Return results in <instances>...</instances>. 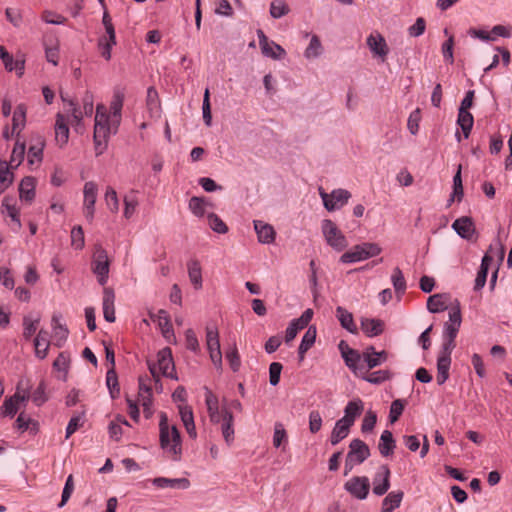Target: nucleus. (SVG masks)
I'll return each mask as SVG.
<instances>
[{
    "mask_svg": "<svg viewBox=\"0 0 512 512\" xmlns=\"http://www.w3.org/2000/svg\"><path fill=\"white\" fill-rule=\"evenodd\" d=\"M124 97L123 91L116 90L110 102L109 111L103 104H98L96 107L94 143L97 155L102 154L106 149L110 135L116 134L118 131L122 119Z\"/></svg>",
    "mask_w": 512,
    "mask_h": 512,
    "instance_id": "nucleus-1",
    "label": "nucleus"
},
{
    "mask_svg": "<svg viewBox=\"0 0 512 512\" xmlns=\"http://www.w3.org/2000/svg\"><path fill=\"white\" fill-rule=\"evenodd\" d=\"M160 445L168 458L178 461L182 455L181 436L176 426L170 425L166 414H161L159 423Z\"/></svg>",
    "mask_w": 512,
    "mask_h": 512,
    "instance_id": "nucleus-2",
    "label": "nucleus"
},
{
    "mask_svg": "<svg viewBox=\"0 0 512 512\" xmlns=\"http://www.w3.org/2000/svg\"><path fill=\"white\" fill-rule=\"evenodd\" d=\"M448 314L449 320L444 325L442 348L445 350H453L456 346L455 339L462 323L461 310L458 302L449 308Z\"/></svg>",
    "mask_w": 512,
    "mask_h": 512,
    "instance_id": "nucleus-3",
    "label": "nucleus"
},
{
    "mask_svg": "<svg viewBox=\"0 0 512 512\" xmlns=\"http://www.w3.org/2000/svg\"><path fill=\"white\" fill-rule=\"evenodd\" d=\"M381 248L376 243L365 242L355 245L349 251L341 255L340 261L342 263H354L380 254Z\"/></svg>",
    "mask_w": 512,
    "mask_h": 512,
    "instance_id": "nucleus-4",
    "label": "nucleus"
},
{
    "mask_svg": "<svg viewBox=\"0 0 512 512\" xmlns=\"http://www.w3.org/2000/svg\"><path fill=\"white\" fill-rule=\"evenodd\" d=\"M148 367L155 381H158L160 375L172 377L174 364L171 350L169 348L161 350L157 355V363L148 362Z\"/></svg>",
    "mask_w": 512,
    "mask_h": 512,
    "instance_id": "nucleus-5",
    "label": "nucleus"
},
{
    "mask_svg": "<svg viewBox=\"0 0 512 512\" xmlns=\"http://www.w3.org/2000/svg\"><path fill=\"white\" fill-rule=\"evenodd\" d=\"M321 229L327 244L333 249L342 251L347 247L346 237L332 220H323Z\"/></svg>",
    "mask_w": 512,
    "mask_h": 512,
    "instance_id": "nucleus-6",
    "label": "nucleus"
},
{
    "mask_svg": "<svg viewBox=\"0 0 512 512\" xmlns=\"http://www.w3.org/2000/svg\"><path fill=\"white\" fill-rule=\"evenodd\" d=\"M109 267L107 251L101 245H96L92 258V271L101 285H105L108 281Z\"/></svg>",
    "mask_w": 512,
    "mask_h": 512,
    "instance_id": "nucleus-7",
    "label": "nucleus"
},
{
    "mask_svg": "<svg viewBox=\"0 0 512 512\" xmlns=\"http://www.w3.org/2000/svg\"><path fill=\"white\" fill-rule=\"evenodd\" d=\"M319 195L323 201L324 207L328 211L338 210L347 204L351 198V193L345 189H334L331 193H327L322 187L318 189Z\"/></svg>",
    "mask_w": 512,
    "mask_h": 512,
    "instance_id": "nucleus-8",
    "label": "nucleus"
},
{
    "mask_svg": "<svg viewBox=\"0 0 512 512\" xmlns=\"http://www.w3.org/2000/svg\"><path fill=\"white\" fill-rule=\"evenodd\" d=\"M102 22L106 30V35L99 39L98 46L101 50L102 57L109 60L111 58V49L116 44V37L114 26L107 10L104 11Z\"/></svg>",
    "mask_w": 512,
    "mask_h": 512,
    "instance_id": "nucleus-9",
    "label": "nucleus"
},
{
    "mask_svg": "<svg viewBox=\"0 0 512 512\" xmlns=\"http://www.w3.org/2000/svg\"><path fill=\"white\" fill-rule=\"evenodd\" d=\"M84 202L83 213L88 221H92L95 213V203L97 200L98 186L95 182H86L83 189Z\"/></svg>",
    "mask_w": 512,
    "mask_h": 512,
    "instance_id": "nucleus-10",
    "label": "nucleus"
},
{
    "mask_svg": "<svg viewBox=\"0 0 512 512\" xmlns=\"http://www.w3.org/2000/svg\"><path fill=\"white\" fill-rule=\"evenodd\" d=\"M345 489L355 498L363 500L368 496L370 481L365 476H355L345 483Z\"/></svg>",
    "mask_w": 512,
    "mask_h": 512,
    "instance_id": "nucleus-11",
    "label": "nucleus"
},
{
    "mask_svg": "<svg viewBox=\"0 0 512 512\" xmlns=\"http://www.w3.org/2000/svg\"><path fill=\"white\" fill-rule=\"evenodd\" d=\"M29 397L27 391L24 390L21 392L18 388L13 396L4 401L2 406L3 414L13 417L22 406H25Z\"/></svg>",
    "mask_w": 512,
    "mask_h": 512,
    "instance_id": "nucleus-12",
    "label": "nucleus"
},
{
    "mask_svg": "<svg viewBox=\"0 0 512 512\" xmlns=\"http://www.w3.org/2000/svg\"><path fill=\"white\" fill-rule=\"evenodd\" d=\"M206 344L210 358L216 367L222 364V353L220 349L218 332L212 328L206 329Z\"/></svg>",
    "mask_w": 512,
    "mask_h": 512,
    "instance_id": "nucleus-13",
    "label": "nucleus"
},
{
    "mask_svg": "<svg viewBox=\"0 0 512 512\" xmlns=\"http://www.w3.org/2000/svg\"><path fill=\"white\" fill-rule=\"evenodd\" d=\"M390 469L382 465L373 478V493L377 496L384 495L390 488Z\"/></svg>",
    "mask_w": 512,
    "mask_h": 512,
    "instance_id": "nucleus-14",
    "label": "nucleus"
},
{
    "mask_svg": "<svg viewBox=\"0 0 512 512\" xmlns=\"http://www.w3.org/2000/svg\"><path fill=\"white\" fill-rule=\"evenodd\" d=\"M150 318L153 322H156L161 330L163 337L168 341L172 342L175 340L172 324L170 317L165 310H159L157 313H150Z\"/></svg>",
    "mask_w": 512,
    "mask_h": 512,
    "instance_id": "nucleus-15",
    "label": "nucleus"
},
{
    "mask_svg": "<svg viewBox=\"0 0 512 512\" xmlns=\"http://www.w3.org/2000/svg\"><path fill=\"white\" fill-rule=\"evenodd\" d=\"M348 465L351 461L361 464L370 456L368 445L360 439H354L350 443V451L348 452Z\"/></svg>",
    "mask_w": 512,
    "mask_h": 512,
    "instance_id": "nucleus-16",
    "label": "nucleus"
},
{
    "mask_svg": "<svg viewBox=\"0 0 512 512\" xmlns=\"http://www.w3.org/2000/svg\"><path fill=\"white\" fill-rule=\"evenodd\" d=\"M453 350L441 349L437 359V383L442 385L449 377V369L451 365V353Z\"/></svg>",
    "mask_w": 512,
    "mask_h": 512,
    "instance_id": "nucleus-17",
    "label": "nucleus"
},
{
    "mask_svg": "<svg viewBox=\"0 0 512 512\" xmlns=\"http://www.w3.org/2000/svg\"><path fill=\"white\" fill-rule=\"evenodd\" d=\"M452 228L457 232V234L467 240H470L476 232L475 224L471 217L462 216L456 219Z\"/></svg>",
    "mask_w": 512,
    "mask_h": 512,
    "instance_id": "nucleus-18",
    "label": "nucleus"
},
{
    "mask_svg": "<svg viewBox=\"0 0 512 512\" xmlns=\"http://www.w3.org/2000/svg\"><path fill=\"white\" fill-rule=\"evenodd\" d=\"M253 224L260 243L271 244L274 242L276 232L272 225L261 220H254Z\"/></svg>",
    "mask_w": 512,
    "mask_h": 512,
    "instance_id": "nucleus-19",
    "label": "nucleus"
},
{
    "mask_svg": "<svg viewBox=\"0 0 512 512\" xmlns=\"http://www.w3.org/2000/svg\"><path fill=\"white\" fill-rule=\"evenodd\" d=\"M363 409L364 405L361 399L349 401L344 409V416L339 420L351 427Z\"/></svg>",
    "mask_w": 512,
    "mask_h": 512,
    "instance_id": "nucleus-20",
    "label": "nucleus"
},
{
    "mask_svg": "<svg viewBox=\"0 0 512 512\" xmlns=\"http://www.w3.org/2000/svg\"><path fill=\"white\" fill-rule=\"evenodd\" d=\"M367 45L375 55L382 59H384L389 53V47L386 40L379 33L369 35L367 38Z\"/></svg>",
    "mask_w": 512,
    "mask_h": 512,
    "instance_id": "nucleus-21",
    "label": "nucleus"
},
{
    "mask_svg": "<svg viewBox=\"0 0 512 512\" xmlns=\"http://www.w3.org/2000/svg\"><path fill=\"white\" fill-rule=\"evenodd\" d=\"M55 139L60 146L65 145L69 139L68 120L61 113L56 115Z\"/></svg>",
    "mask_w": 512,
    "mask_h": 512,
    "instance_id": "nucleus-22",
    "label": "nucleus"
},
{
    "mask_svg": "<svg viewBox=\"0 0 512 512\" xmlns=\"http://www.w3.org/2000/svg\"><path fill=\"white\" fill-rule=\"evenodd\" d=\"M233 423L234 417L232 412L227 408H223V422L221 425V432L228 446H230L234 441Z\"/></svg>",
    "mask_w": 512,
    "mask_h": 512,
    "instance_id": "nucleus-23",
    "label": "nucleus"
},
{
    "mask_svg": "<svg viewBox=\"0 0 512 512\" xmlns=\"http://www.w3.org/2000/svg\"><path fill=\"white\" fill-rule=\"evenodd\" d=\"M146 106L149 116L151 118H160L161 116V104L159 100L158 92L154 87H149L147 90Z\"/></svg>",
    "mask_w": 512,
    "mask_h": 512,
    "instance_id": "nucleus-24",
    "label": "nucleus"
},
{
    "mask_svg": "<svg viewBox=\"0 0 512 512\" xmlns=\"http://www.w3.org/2000/svg\"><path fill=\"white\" fill-rule=\"evenodd\" d=\"M152 483L161 489H187L190 486V482L186 478L170 479L166 477H156L152 480Z\"/></svg>",
    "mask_w": 512,
    "mask_h": 512,
    "instance_id": "nucleus-25",
    "label": "nucleus"
},
{
    "mask_svg": "<svg viewBox=\"0 0 512 512\" xmlns=\"http://www.w3.org/2000/svg\"><path fill=\"white\" fill-rule=\"evenodd\" d=\"M384 322L375 318H362L361 329L368 337H375L383 333Z\"/></svg>",
    "mask_w": 512,
    "mask_h": 512,
    "instance_id": "nucleus-26",
    "label": "nucleus"
},
{
    "mask_svg": "<svg viewBox=\"0 0 512 512\" xmlns=\"http://www.w3.org/2000/svg\"><path fill=\"white\" fill-rule=\"evenodd\" d=\"M336 317L344 329H346L352 334L358 333V328L354 322L353 315L348 310L341 306H338L336 308Z\"/></svg>",
    "mask_w": 512,
    "mask_h": 512,
    "instance_id": "nucleus-27",
    "label": "nucleus"
},
{
    "mask_svg": "<svg viewBox=\"0 0 512 512\" xmlns=\"http://www.w3.org/2000/svg\"><path fill=\"white\" fill-rule=\"evenodd\" d=\"M396 447V442L393 438L392 432L384 430L380 436L378 449L383 457H388L393 454Z\"/></svg>",
    "mask_w": 512,
    "mask_h": 512,
    "instance_id": "nucleus-28",
    "label": "nucleus"
},
{
    "mask_svg": "<svg viewBox=\"0 0 512 512\" xmlns=\"http://www.w3.org/2000/svg\"><path fill=\"white\" fill-rule=\"evenodd\" d=\"M179 414L184 427L191 438H196L197 432L194 423V416L192 409L189 406H179Z\"/></svg>",
    "mask_w": 512,
    "mask_h": 512,
    "instance_id": "nucleus-29",
    "label": "nucleus"
},
{
    "mask_svg": "<svg viewBox=\"0 0 512 512\" xmlns=\"http://www.w3.org/2000/svg\"><path fill=\"white\" fill-rule=\"evenodd\" d=\"M114 293L105 288L103 293V315L106 321L112 323L115 321Z\"/></svg>",
    "mask_w": 512,
    "mask_h": 512,
    "instance_id": "nucleus-30",
    "label": "nucleus"
},
{
    "mask_svg": "<svg viewBox=\"0 0 512 512\" xmlns=\"http://www.w3.org/2000/svg\"><path fill=\"white\" fill-rule=\"evenodd\" d=\"M13 200L10 197H4L2 201V213L11 218L15 227L13 230H19L21 228V222L19 218V210L12 203Z\"/></svg>",
    "mask_w": 512,
    "mask_h": 512,
    "instance_id": "nucleus-31",
    "label": "nucleus"
},
{
    "mask_svg": "<svg viewBox=\"0 0 512 512\" xmlns=\"http://www.w3.org/2000/svg\"><path fill=\"white\" fill-rule=\"evenodd\" d=\"M0 57L5 65V68L8 71L15 70L19 76L23 74L24 70V61L23 60H15L13 57L8 53V51L1 46L0 47Z\"/></svg>",
    "mask_w": 512,
    "mask_h": 512,
    "instance_id": "nucleus-32",
    "label": "nucleus"
},
{
    "mask_svg": "<svg viewBox=\"0 0 512 512\" xmlns=\"http://www.w3.org/2000/svg\"><path fill=\"white\" fill-rule=\"evenodd\" d=\"M342 357L345 361V364L354 372L363 371L365 369L363 364V354H360L357 350L351 349Z\"/></svg>",
    "mask_w": 512,
    "mask_h": 512,
    "instance_id": "nucleus-33",
    "label": "nucleus"
},
{
    "mask_svg": "<svg viewBox=\"0 0 512 512\" xmlns=\"http://www.w3.org/2000/svg\"><path fill=\"white\" fill-rule=\"evenodd\" d=\"M188 276L195 289L202 288V270L200 262L196 259H192L187 264Z\"/></svg>",
    "mask_w": 512,
    "mask_h": 512,
    "instance_id": "nucleus-34",
    "label": "nucleus"
},
{
    "mask_svg": "<svg viewBox=\"0 0 512 512\" xmlns=\"http://www.w3.org/2000/svg\"><path fill=\"white\" fill-rule=\"evenodd\" d=\"M404 493L402 491L390 492L382 501L381 512H393L402 502Z\"/></svg>",
    "mask_w": 512,
    "mask_h": 512,
    "instance_id": "nucleus-35",
    "label": "nucleus"
},
{
    "mask_svg": "<svg viewBox=\"0 0 512 512\" xmlns=\"http://www.w3.org/2000/svg\"><path fill=\"white\" fill-rule=\"evenodd\" d=\"M34 345L36 355L41 359L45 358L49 348V333L45 330H40L34 340Z\"/></svg>",
    "mask_w": 512,
    "mask_h": 512,
    "instance_id": "nucleus-36",
    "label": "nucleus"
},
{
    "mask_svg": "<svg viewBox=\"0 0 512 512\" xmlns=\"http://www.w3.org/2000/svg\"><path fill=\"white\" fill-rule=\"evenodd\" d=\"M70 364V355L66 352H61L53 362V368L59 373L58 378L66 381L67 373Z\"/></svg>",
    "mask_w": 512,
    "mask_h": 512,
    "instance_id": "nucleus-37",
    "label": "nucleus"
},
{
    "mask_svg": "<svg viewBox=\"0 0 512 512\" xmlns=\"http://www.w3.org/2000/svg\"><path fill=\"white\" fill-rule=\"evenodd\" d=\"M35 179L25 177L19 185V195L22 200L30 202L35 196Z\"/></svg>",
    "mask_w": 512,
    "mask_h": 512,
    "instance_id": "nucleus-38",
    "label": "nucleus"
},
{
    "mask_svg": "<svg viewBox=\"0 0 512 512\" xmlns=\"http://www.w3.org/2000/svg\"><path fill=\"white\" fill-rule=\"evenodd\" d=\"M27 107L25 104H19L15 108L12 118V133H19L25 126Z\"/></svg>",
    "mask_w": 512,
    "mask_h": 512,
    "instance_id": "nucleus-39",
    "label": "nucleus"
},
{
    "mask_svg": "<svg viewBox=\"0 0 512 512\" xmlns=\"http://www.w3.org/2000/svg\"><path fill=\"white\" fill-rule=\"evenodd\" d=\"M388 354L386 351H380L378 353H363V363L366 364L365 371L373 369L387 360Z\"/></svg>",
    "mask_w": 512,
    "mask_h": 512,
    "instance_id": "nucleus-40",
    "label": "nucleus"
},
{
    "mask_svg": "<svg viewBox=\"0 0 512 512\" xmlns=\"http://www.w3.org/2000/svg\"><path fill=\"white\" fill-rule=\"evenodd\" d=\"M457 124L461 127L463 135L468 138L473 128L474 118L469 111H458Z\"/></svg>",
    "mask_w": 512,
    "mask_h": 512,
    "instance_id": "nucleus-41",
    "label": "nucleus"
},
{
    "mask_svg": "<svg viewBox=\"0 0 512 512\" xmlns=\"http://www.w3.org/2000/svg\"><path fill=\"white\" fill-rule=\"evenodd\" d=\"M262 53L275 60H281L286 56V51L274 41H270L267 45L261 47Z\"/></svg>",
    "mask_w": 512,
    "mask_h": 512,
    "instance_id": "nucleus-42",
    "label": "nucleus"
},
{
    "mask_svg": "<svg viewBox=\"0 0 512 512\" xmlns=\"http://www.w3.org/2000/svg\"><path fill=\"white\" fill-rule=\"evenodd\" d=\"M316 339V329L313 327H309L306 333L304 334L302 341L299 346V356L300 359H304L305 353L313 346Z\"/></svg>",
    "mask_w": 512,
    "mask_h": 512,
    "instance_id": "nucleus-43",
    "label": "nucleus"
},
{
    "mask_svg": "<svg viewBox=\"0 0 512 512\" xmlns=\"http://www.w3.org/2000/svg\"><path fill=\"white\" fill-rule=\"evenodd\" d=\"M448 308L446 303V296L443 294H434L427 300V309L431 313H437Z\"/></svg>",
    "mask_w": 512,
    "mask_h": 512,
    "instance_id": "nucleus-44",
    "label": "nucleus"
},
{
    "mask_svg": "<svg viewBox=\"0 0 512 512\" xmlns=\"http://www.w3.org/2000/svg\"><path fill=\"white\" fill-rule=\"evenodd\" d=\"M44 141L39 138L36 144L29 147L28 150V164L33 166L39 164L42 161Z\"/></svg>",
    "mask_w": 512,
    "mask_h": 512,
    "instance_id": "nucleus-45",
    "label": "nucleus"
},
{
    "mask_svg": "<svg viewBox=\"0 0 512 512\" xmlns=\"http://www.w3.org/2000/svg\"><path fill=\"white\" fill-rule=\"evenodd\" d=\"M350 426L338 420L332 430L330 442L332 445H337L341 440L346 438L350 432Z\"/></svg>",
    "mask_w": 512,
    "mask_h": 512,
    "instance_id": "nucleus-46",
    "label": "nucleus"
},
{
    "mask_svg": "<svg viewBox=\"0 0 512 512\" xmlns=\"http://www.w3.org/2000/svg\"><path fill=\"white\" fill-rule=\"evenodd\" d=\"M391 281H392V284L394 286L396 293L399 296L404 294V292L406 290V280H405L403 273L399 267H395L393 269Z\"/></svg>",
    "mask_w": 512,
    "mask_h": 512,
    "instance_id": "nucleus-47",
    "label": "nucleus"
},
{
    "mask_svg": "<svg viewBox=\"0 0 512 512\" xmlns=\"http://www.w3.org/2000/svg\"><path fill=\"white\" fill-rule=\"evenodd\" d=\"M288 443V436L282 423L277 422L274 426L273 445L276 448L283 446Z\"/></svg>",
    "mask_w": 512,
    "mask_h": 512,
    "instance_id": "nucleus-48",
    "label": "nucleus"
},
{
    "mask_svg": "<svg viewBox=\"0 0 512 512\" xmlns=\"http://www.w3.org/2000/svg\"><path fill=\"white\" fill-rule=\"evenodd\" d=\"M322 53V45L319 37L317 35H313L311 37L310 43L306 48L304 55L307 59H313L318 57Z\"/></svg>",
    "mask_w": 512,
    "mask_h": 512,
    "instance_id": "nucleus-49",
    "label": "nucleus"
},
{
    "mask_svg": "<svg viewBox=\"0 0 512 512\" xmlns=\"http://www.w3.org/2000/svg\"><path fill=\"white\" fill-rule=\"evenodd\" d=\"M104 200L106 203L107 208L114 214L118 213L119 211V200L117 197V193L114 188L107 187Z\"/></svg>",
    "mask_w": 512,
    "mask_h": 512,
    "instance_id": "nucleus-50",
    "label": "nucleus"
},
{
    "mask_svg": "<svg viewBox=\"0 0 512 512\" xmlns=\"http://www.w3.org/2000/svg\"><path fill=\"white\" fill-rule=\"evenodd\" d=\"M25 154V144L24 143H16L13 148L9 165L11 168H17L23 161Z\"/></svg>",
    "mask_w": 512,
    "mask_h": 512,
    "instance_id": "nucleus-51",
    "label": "nucleus"
},
{
    "mask_svg": "<svg viewBox=\"0 0 512 512\" xmlns=\"http://www.w3.org/2000/svg\"><path fill=\"white\" fill-rule=\"evenodd\" d=\"M289 10V6L282 0H275L270 6V14L273 18H280L286 15Z\"/></svg>",
    "mask_w": 512,
    "mask_h": 512,
    "instance_id": "nucleus-52",
    "label": "nucleus"
},
{
    "mask_svg": "<svg viewBox=\"0 0 512 512\" xmlns=\"http://www.w3.org/2000/svg\"><path fill=\"white\" fill-rule=\"evenodd\" d=\"M208 224L210 228L217 233L224 234L228 231L227 225L222 221V219L218 215L214 213H210L208 215Z\"/></svg>",
    "mask_w": 512,
    "mask_h": 512,
    "instance_id": "nucleus-53",
    "label": "nucleus"
},
{
    "mask_svg": "<svg viewBox=\"0 0 512 512\" xmlns=\"http://www.w3.org/2000/svg\"><path fill=\"white\" fill-rule=\"evenodd\" d=\"M205 403H206L208 414L209 413L215 414V412L221 411V409L219 407L218 397L208 388H206V392H205Z\"/></svg>",
    "mask_w": 512,
    "mask_h": 512,
    "instance_id": "nucleus-54",
    "label": "nucleus"
},
{
    "mask_svg": "<svg viewBox=\"0 0 512 512\" xmlns=\"http://www.w3.org/2000/svg\"><path fill=\"white\" fill-rule=\"evenodd\" d=\"M202 113L203 120L207 126H211L212 123V114H211V104H210V92L209 89H205L203 96V104H202Z\"/></svg>",
    "mask_w": 512,
    "mask_h": 512,
    "instance_id": "nucleus-55",
    "label": "nucleus"
},
{
    "mask_svg": "<svg viewBox=\"0 0 512 512\" xmlns=\"http://www.w3.org/2000/svg\"><path fill=\"white\" fill-rule=\"evenodd\" d=\"M124 217L126 219H130L135 211H136V208L138 206V200L135 196L133 195H126L124 197Z\"/></svg>",
    "mask_w": 512,
    "mask_h": 512,
    "instance_id": "nucleus-56",
    "label": "nucleus"
},
{
    "mask_svg": "<svg viewBox=\"0 0 512 512\" xmlns=\"http://www.w3.org/2000/svg\"><path fill=\"white\" fill-rule=\"evenodd\" d=\"M84 233L81 226L73 227L71 231V244L75 249H82L84 247Z\"/></svg>",
    "mask_w": 512,
    "mask_h": 512,
    "instance_id": "nucleus-57",
    "label": "nucleus"
},
{
    "mask_svg": "<svg viewBox=\"0 0 512 512\" xmlns=\"http://www.w3.org/2000/svg\"><path fill=\"white\" fill-rule=\"evenodd\" d=\"M189 209L197 217H202L205 213V201L203 198L192 197L189 201Z\"/></svg>",
    "mask_w": 512,
    "mask_h": 512,
    "instance_id": "nucleus-58",
    "label": "nucleus"
},
{
    "mask_svg": "<svg viewBox=\"0 0 512 512\" xmlns=\"http://www.w3.org/2000/svg\"><path fill=\"white\" fill-rule=\"evenodd\" d=\"M106 383H107V386L109 388L112 398H115L119 394L120 389L118 386L116 373L113 369H111L107 372Z\"/></svg>",
    "mask_w": 512,
    "mask_h": 512,
    "instance_id": "nucleus-59",
    "label": "nucleus"
},
{
    "mask_svg": "<svg viewBox=\"0 0 512 512\" xmlns=\"http://www.w3.org/2000/svg\"><path fill=\"white\" fill-rule=\"evenodd\" d=\"M41 18L49 24H64L67 21L64 16L50 10L43 11Z\"/></svg>",
    "mask_w": 512,
    "mask_h": 512,
    "instance_id": "nucleus-60",
    "label": "nucleus"
},
{
    "mask_svg": "<svg viewBox=\"0 0 512 512\" xmlns=\"http://www.w3.org/2000/svg\"><path fill=\"white\" fill-rule=\"evenodd\" d=\"M404 406V402L400 399H396L392 402L389 414L391 423H394L399 419L404 410Z\"/></svg>",
    "mask_w": 512,
    "mask_h": 512,
    "instance_id": "nucleus-61",
    "label": "nucleus"
},
{
    "mask_svg": "<svg viewBox=\"0 0 512 512\" xmlns=\"http://www.w3.org/2000/svg\"><path fill=\"white\" fill-rule=\"evenodd\" d=\"M421 119L420 110L416 109L414 110L408 118L407 121V128L410 131L411 134L415 135L417 134L419 130V122Z\"/></svg>",
    "mask_w": 512,
    "mask_h": 512,
    "instance_id": "nucleus-62",
    "label": "nucleus"
},
{
    "mask_svg": "<svg viewBox=\"0 0 512 512\" xmlns=\"http://www.w3.org/2000/svg\"><path fill=\"white\" fill-rule=\"evenodd\" d=\"M215 13L218 15L231 17L233 15V9L228 0H216Z\"/></svg>",
    "mask_w": 512,
    "mask_h": 512,
    "instance_id": "nucleus-63",
    "label": "nucleus"
},
{
    "mask_svg": "<svg viewBox=\"0 0 512 512\" xmlns=\"http://www.w3.org/2000/svg\"><path fill=\"white\" fill-rule=\"evenodd\" d=\"M31 399L37 406H41L47 401L45 385L43 382H41L39 386L33 391L31 394Z\"/></svg>",
    "mask_w": 512,
    "mask_h": 512,
    "instance_id": "nucleus-64",
    "label": "nucleus"
}]
</instances>
